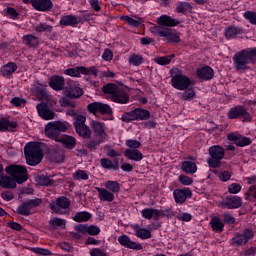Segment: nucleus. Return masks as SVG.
I'll use <instances>...</instances> for the list:
<instances>
[{
  "mask_svg": "<svg viewBox=\"0 0 256 256\" xmlns=\"http://www.w3.org/2000/svg\"><path fill=\"white\" fill-rule=\"evenodd\" d=\"M106 189H108V191H112V193H119V191H121V187L117 181L106 182Z\"/></svg>",
  "mask_w": 256,
  "mask_h": 256,
  "instance_id": "48",
  "label": "nucleus"
},
{
  "mask_svg": "<svg viewBox=\"0 0 256 256\" xmlns=\"http://www.w3.org/2000/svg\"><path fill=\"white\" fill-rule=\"evenodd\" d=\"M173 195L176 203H185L187 198L191 197L193 193L187 188L184 190H174Z\"/></svg>",
  "mask_w": 256,
  "mask_h": 256,
  "instance_id": "25",
  "label": "nucleus"
},
{
  "mask_svg": "<svg viewBox=\"0 0 256 256\" xmlns=\"http://www.w3.org/2000/svg\"><path fill=\"white\" fill-rule=\"evenodd\" d=\"M181 169L186 175H193V173H197V164L191 161L182 162Z\"/></svg>",
  "mask_w": 256,
  "mask_h": 256,
  "instance_id": "31",
  "label": "nucleus"
},
{
  "mask_svg": "<svg viewBox=\"0 0 256 256\" xmlns=\"http://www.w3.org/2000/svg\"><path fill=\"white\" fill-rule=\"evenodd\" d=\"M64 95L70 97V99H79V97L83 96V89L77 86V84H70L66 86Z\"/></svg>",
  "mask_w": 256,
  "mask_h": 256,
  "instance_id": "16",
  "label": "nucleus"
},
{
  "mask_svg": "<svg viewBox=\"0 0 256 256\" xmlns=\"http://www.w3.org/2000/svg\"><path fill=\"white\" fill-rule=\"evenodd\" d=\"M101 166L104 169H112L113 171H117L119 169V162L111 161L109 158H102L100 160Z\"/></svg>",
  "mask_w": 256,
  "mask_h": 256,
  "instance_id": "35",
  "label": "nucleus"
},
{
  "mask_svg": "<svg viewBox=\"0 0 256 256\" xmlns=\"http://www.w3.org/2000/svg\"><path fill=\"white\" fill-rule=\"evenodd\" d=\"M126 145L130 149H139L141 147V142L137 140H127Z\"/></svg>",
  "mask_w": 256,
  "mask_h": 256,
  "instance_id": "61",
  "label": "nucleus"
},
{
  "mask_svg": "<svg viewBox=\"0 0 256 256\" xmlns=\"http://www.w3.org/2000/svg\"><path fill=\"white\" fill-rule=\"evenodd\" d=\"M49 86L54 91H63L65 89V78L59 75H53L49 79Z\"/></svg>",
  "mask_w": 256,
  "mask_h": 256,
  "instance_id": "19",
  "label": "nucleus"
},
{
  "mask_svg": "<svg viewBox=\"0 0 256 256\" xmlns=\"http://www.w3.org/2000/svg\"><path fill=\"white\" fill-rule=\"evenodd\" d=\"M34 31H36V33H52L53 26H51L47 23H40V24L34 26Z\"/></svg>",
  "mask_w": 256,
  "mask_h": 256,
  "instance_id": "41",
  "label": "nucleus"
},
{
  "mask_svg": "<svg viewBox=\"0 0 256 256\" xmlns=\"http://www.w3.org/2000/svg\"><path fill=\"white\" fill-rule=\"evenodd\" d=\"M233 61L236 71L249 69L247 65H249V63H255L256 61V48H247L236 53L233 57Z\"/></svg>",
  "mask_w": 256,
  "mask_h": 256,
  "instance_id": "1",
  "label": "nucleus"
},
{
  "mask_svg": "<svg viewBox=\"0 0 256 256\" xmlns=\"http://www.w3.org/2000/svg\"><path fill=\"white\" fill-rule=\"evenodd\" d=\"M129 63L130 65H134V67H139L143 63V56L138 55V54H132L129 57Z\"/></svg>",
  "mask_w": 256,
  "mask_h": 256,
  "instance_id": "46",
  "label": "nucleus"
},
{
  "mask_svg": "<svg viewBox=\"0 0 256 256\" xmlns=\"http://www.w3.org/2000/svg\"><path fill=\"white\" fill-rule=\"evenodd\" d=\"M51 229H57V227H63L65 225V220L61 218H53L49 221Z\"/></svg>",
  "mask_w": 256,
  "mask_h": 256,
  "instance_id": "54",
  "label": "nucleus"
},
{
  "mask_svg": "<svg viewBox=\"0 0 256 256\" xmlns=\"http://www.w3.org/2000/svg\"><path fill=\"white\" fill-rule=\"evenodd\" d=\"M85 121H87V118L83 115H77L74 122V127L76 129V133L82 139H91V129L85 125Z\"/></svg>",
  "mask_w": 256,
  "mask_h": 256,
  "instance_id": "11",
  "label": "nucleus"
},
{
  "mask_svg": "<svg viewBox=\"0 0 256 256\" xmlns=\"http://www.w3.org/2000/svg\"><path fill=\"white\" fill-rule=\"evenodd\" d=\"M53 159L56 163H62L65 160V154L63 152L54 151Z\"/></svg>",
  "mask_w": 256,
  "mask_h": 256,
  "instance_id": "60",
  "label": "nucleus"
},
{
  "mask_svg": "<svg viewBox=\"0 0 256 256\" xmlns=\"http://www.w3.org/2000/svg\"><path fill=\"white\" fill-rule=\"evenodd\" d=\"M171 73V85L174 89H178V91H185V89H189L191 85V79L184 75L179 69L170 70Z\"/></svg>",
  "mask_w": 256,
  "mask_h": 256,
  "instance_id": "4",
  "label": "nucleus"
},
{
  "mask_svg": "<svg viewBox=\"0 0 256 256\" xmlns=\"http://www.w3.org/2000/svg\"><path fill=\"white\" fill-rule=\"evenodd\" d=\"M195 97V90L193 88H189L181 95L182 101H189Z\"/></svg>",
  "mask_w": 256,
  "mask_h": 256,
  "instance_id": "55",
  "label": "nucleus"
},
{
  "mask_svg": "<svg viewBox=\"0 0 256 256\" xmlns=\"http://www.w3.org/2000/svg\"><path fill=\"white\" fill-rule=\"evenodd\" d=\"M90 125L94 133L95 139H102L103 141H105V139L107 138V133L105 132V124L96 120H92Z\"/></svg>",
  "mask_w": 256,
  "mask_h": 256,
  "instance_id": "15",
  "label": "nucleus"
},
{
  "mask_svg": "<svg viewBox=\"0 0 256 256\" xmlns=\"http://www.w3.org/2000/svg\"><path fill=\"white\" fill-rule=\"evenodd\" d=\"M118 242L120 245H122V247H126L127 249H135L136 251H141V249H143L141 244L131 241V238H129L127 235L119 236Z\"/></svg>",
  "mask_w": 256,
  "mask_h": 256,
  "instance_id": "17",
  "label": "nucleus"
},
{
  "mask_svg": "<svg viewBox=\"0 0 256 256\" xmlns=\"http://www.w3.org/2000/svg\"><path fill=\"white\" fill-rule=\"evenodd\" d=\"M129 99V94L125 90L120 88L115 93V95L111 96V101H113L114 103H120L122 105L129 103Z\"/></svg>",
  "mask_w": 256,
  "mask_h": 256,
  "instance_id": "24",
  "label": "nucleus"
},
{
  "mask_svg": "<svg viewBox=\"0 0 256 256\" xmlns=\"http://www.w3.org/2000/svg\"><path fill=\"white\" fill-rule=\"evenodd\" d=\"M150 32L153 35H158L159 37H164V41L167 43H179L181 38L177 33H174L172 29L161 27V26H153L150 28Z\"/></svg>",
  "mask_w": 256,
  "mask_h": 256,
  "instance_id": "7",
  "label": "nucleus"
},
{
  "mask_svg": "<svg viewBox=\"0 0 256 256\" xmlns=\"http://www.w3.org/2000/svg\"><path fill=\"white\" fill-rule=\"evenodd\" d=\"M210 158L207 160L208 167L211 169H219L221 167V160L225 159V149L220 145L211 146L208 149Z\"/></svg>",
  "mask_w": 256,
  "mask_h": 256,
  "instance_id": "5",
  "label": "nucleus"
},
{
  "mask_svg": "<svg viewBox=\"0 0 256 256\" xmlns=\"http://www.w3.org/2000/svg\"><path fill=\"white\" fill-rule=\"evenodd\" d=\"M17 71V64L13 62H9L8 64L4 65L1 69V73L3 77H9V75H13Z\"/></svg>",
  "mask_w": 256,
  "mask_h": 256,
  "instance_id": "34",
  "label": "nucleus"
},
{
  "mask_svg": "<svg viewBox=\"0 0 256 256\" xmlns=\"http://www.w3.org/2000/svg\"><path fill=\"white\" fill-rule=\"evenodd\" d=\"M24 154L28 165L31 167H35V165H39L43 161V149L37 143L30 142L26 144Z\"/></svg>",
  "mask_w": 256,
  "mask_h": 256,
  "instance_id": "2",
  "label": "nucleus"
},
{
  "mask_svg": "<svg viewBox=\"0 0 256 256\" xmlns=\"http://www.w3.org/2000/svg\"><path fill=\"white\" fill-rule=\"evenodd\" d=\"M6 173L12 177L14 182L21 184L27 181V168L22 165H9L5 169Z\"/></svg>",
  "mask_w": 256,
  "mask_h": 256,
  "instance_id": "8",
  "label": "nucleus"
},
{
  "mask_svg": "<svg viewBox=\"0 0 256 256\" xmlns=\"http://www.w3.org/2000/svg\"><path fill=\"white\" fill-rule=\"evenodd\" d=\"M69 129V123L54 121L50 122L45 127V135L49 137V139H54V141H58L61 139V133H65Z\"/></svg>",
  "mask_w": 256,
  "mask_h": 256,
  "instance_id": "3",
  "label": "nucleus"
},
{
  "mask_svg": "<svg viewBox=\"0 0 256 256\" xmlns=\"http://www.w3.org/2000/svg\"><path fill=\"white\" fill-rule=\"evenodd\" d=\"M210 225L212 228V231H215L216 233L223 232V227H225V224L221 221L219 217H214L210 220Z\"/></svg>",
  "mask_w": 256,
  "mask_h": 256,
  "instance_id": "36",
  "label": "nucleus"
},
{
  "mask_svg": "<svg viewBox=\"0 0 256 256\" xmlns=\"http://www.w3.org/2000/svg\"><path fill=\"white\" fill-rule=\"evenodd\" d=\"M191 9H193V7L188 2H183L176 7L177 13H187V11H191Z\"/></svg>",
  "mask_w": 256,
  "mask_h": 256,
  "instance_id": "52",
  "label": "nucleus"
},
{
  "mask_svg": "<svg viewBox=\"0 0 256 256\" xmlns=\"http://www.w3.org/2000/svg\"><path fill=\"white\" fill-rule=\"evenodd\" d=\"M253 237V230L246 228L242 234L237 233L234 235L230 241V245H232V247H241L243 245H247L249 240L253 239Z\"/></svg>",
  "mask_w": 256,
  "mask_h": 256,
  "instance_id": "13",
  "label": "nucleus"
},
{
  "mask_svg": "<svg viewBox=\"0 0 256 256\" xmlns=\"http://www.w3.org/2000/svg\"><path fill=\"white\" fill-rule=\"evenodd\" d=\"M173 57H175V55L156 57V58L154 59V61H155L158 65H169V63H171V59H173Z\"/></svg>",
  "mask_w": 256,
  "mask_h": 256,
  "instance_id": "50",
  "label": "nucleus"
},
{
  "mask_svg": "<svg viewBox=\"0 0 256 256\" xmlns=\"http://www.w3.org/2000/svg\"><path fill=\"white\" fill-rule=\"evenodd\" d=\"M36 181L44 187L53 185V179L51 178V176L49 177V176H45V175H40V176L36 177Z\"/></svg>",
  "mask_w": 256,
  "mask_h": 256,
  "instance_id": "45",
  "label": "nucleus"
},
{
  "mask_svg": "<svg viewBox=\"0 0 256 256\" xmlns=\"http://www.w3.org/2000/svg\"><path fill=\"white\" fill-rule=\"evenodd\" d=\"M136 236L139 237V239H151V231L144 228H138L136 230Z\"/></svg>",
  "mask_w": 256,
  "mask_h": 256,
  "instance_id": "49",
  "label": "nucleus"
},
{
  "mask_svg": "<svg viewBox=\"0 0 256 256\" xmlns=\"http://www.w3.org/2000/svg\"><path fill=\"white\" fill-rule=\"evenodd\" d=\"M118 90H119V86L113 83H108L102 87V92L105 95H110V99L111 97H113V95H115L118 92Z\"/></svg>",
  "mask_w": 256,
  "mask_h": 256,
  "instance_id": "38",
  "label": "nucleus"
},
{
  "mask_svg": "<svg viewBox=\"0 0 256 256\" xmlns=\"http://www.w3.org/2000/svg\"><path fill=\"white\" fill-rule=\"evenodd\" d=\"M85 71L83 66L76 67V68H69L64 71L65 75H69L70 77H80L81 73Z\"/></svg>",
  "mask_w": 256,
  "mask_h": 256,
  "instance_id": "43",
  "label": "nucleus"
},
{
  "mask_svg": "<svg viewBox=\"0 0 256 256\" xmlns=\"http://www.w3.org/2000/svg\"><path fill=\"white\" fill-rule=\"evenodd\" d=\"M228 191L229 193H232L233 195H235L239 193V191H241V185L237 183H233L228 187Z\"/></svg>",
  "mask_w": 256,
  "mask_h": 256,
  "instance_id": "63",
  "label": "nucleus"
},
{
  "mask_svg": "<svg viewBox=\"0 0 256 256\" xmlns=\"http://www.w3.org/2000/svg\"><path fill=\"white\" fill-rule=\"evenodd\" d=\"M36 109L38 111L39 117L45 119L46 121H49L55 117V113L51 111L45 103L38 104Z\"/></svg>",
  "mask_w": 256,
  "mask_h": 256,
  "instance_id": "21",
  "label": "nucleus"
},
{
  "mask_svg": "<svg viewBox=\"0 0 256 256\" xmlns=\"http://www.w3.org/2000/svg\"><path fill=\"white\" fill-rule=\"evenodd\" d=\"M90 255L91 256H107V254H105V252H103L101 249L99 248H94L90 251Z\"/></svg>",
  "mask_w": 256,
  "mask_h": 256,
  "instance_id": "64",
  "label": "nucleus"
},
{
  "mask_svg": "<svg viewBox=\"0 0 256 256\" xmlns=\"http://www.w3.org/2000/svg\"><path fill=\"white\" fill-rule=\"evenodd\" d=\"M10 103H12V105H14L15 107H25L27 101L23 98L14 97L11 99Z\"/></svg>",
  "mask_w": 256,
  "mask_h": 256,
  "instance_id": "57",
  "label": "nucleus"
},
{
  "mask_svg": "<svg viewBox=\"0 0 256 256\" xmlns=\"http://www.w3.org/2000/svg\"><path fill=\"white\" fill-rule=\"evenodd\" d=\"M196 75L199 79L210 81L213 79V69L209 66L202 67L196 71Z\"/></svg>",
  "mask_w": 256,
  "mask_h": 256,
  "instance_id": "26",
  "label": "nucleus"
},
{
  "mask_svg": "<svg viewBox=\"0 0 256 256\" xmlns=\"http://www.w3.org/2000/svg\"><path fill=\"white\" fill-rule=\"evenodd\" d=\"M241 33V29L235 27V26H229L225 29V37L226 39H233L237 37Z\"/></svg>",
  "mask_w": 256,
  "mask_h": 256,
  "instance_id": "42",
  "label": "nucleus"
},
{
  "mask_svg": "<svg viewBox=\"0 0 256 256\" xmlns=\"http://www.w3.org/2000/svg\"><path fill=\"white\" fill-rule=\"evenodd\" d=\"M227 117L228 119H243V123H249L253 120L251 114L243 106H235L231 108L227 113Z\"/></svg>",
  "mask_w": 256,
  "mask_h": 256,
  "instance_id": "12",
  "label": "nucleus"
},
{
  "mask_svg": "<svg viewBox=\"0 0 256 256\" xmlns=\"http://www.w3.org/2000/svg\"><path fill=\"white\" fill-rule=\"evenodd\" d=\"M0 187H3V189H15L17 182L11 177L0 176Z\"/></svg>",
  "mask_w": 256,
  "mask_h": 256,
  "instance_id": "29",
  "label": "nucleus"
},
{
  "mask_svg": "<svg viewBox=\"0 0 256 256\" xmlns=\"http://www.w3.org/2000/svg\"><path fill=\"white\" fill-rule=\"evenodd\" d=\"M142 213V217H144V219H159V217H161V215L165 216V212L163 210H158V209H153V208H146L143 209L141 211Z\"/></svg>",
  "mask_w": 256,
  "mask_h": 256,
  "instance_id": "22",
  "label": "nucleus"
},
{
  "mask_svg": "<svg viewBox=\"0 0 256 256\" xmlns=\"http://www.w3.org/2000/svg\"><path fill=\"white\" fill-rule=\"evenodd\" d=\"M99 233H101V229L98 226L95 225H90L88 226V235H99Z\"/></svg>",
  "mask_w": 256,
  "mask_h": 256,
  "instance_id": "62",
  "label": "nucleus"
},
{
  "mask_svg": "<svg viewBox=\"0 0 256 256\" xmlns=\"http://www.w3.org/2000/svg\"><path fill=\"white\" fill-rule=\"evenodd\" d=\"M71 207V200L65 196L58 197L56 202L49 204V208L56 213V215H65L69 213L67 209Z\"/></svg>",
  "mask_w": 256,
  "mask_h": 256,
  "instance_id": "10",
  "label": "nucleus"
},
{
  "mask_svg": "<svg viewBox=\"0 0 256 256\" xmlns=\"http://www.w3.org/2000/svg\"><path fill=\"white\" fill-rule=\"evenodd\" d=\"M60 25H64L65 27H75L76 25H79V19L74 15H66L61 18Z\"/></svg>",
  "mask_w": 256,
  "mask_h": 256,
  "instance_id": "30",
  "label": "nucleus"
},
{
  "mask_svg": "<svg viewBox=\"0 0 256 256\" xmlns=\"http://www.w3.org/2000/svg\"><path fill=\"white\" fill-rule=\"evenodd\" d=\"M179 20L171 18L168 15H162L158 18V27H177Z\"/></svg>",
  "mask_w": 256,
  "mask_h": 256,
  "instance_id": "23",
  "label": "nucleus"
},
{
  "mask_svg": "<svg viewBox=\"0 0 256 256\" xmlns=\"http://www.w3.org/2000/svg\"><path fill=\"white\" fill-rule=\"evenodd\" d=\"M87 109L93 115H97V113H100L101 115H112L113 114V109H111V106H109V104H105L102 102L90 103V104H88Z\"/></svg>",
  "mask_w": 256,
  "mask_h": 256,
  "instance_id": "14",
  "label": "nucleus"
},
{
  "mask_svg": "<svg viewBox=\"0 0 256 256\" xmlns=\"http://www.w3.org/2000/svg\"><path fill=\"white\" fill-rule=\"evenodd\" d=\"M151 113L149 110L142 108H136L130 112H126L122 115L121 120L124 123H131V121H147L150 119Z\"/></svg>",
  "mask_w": 256,
  "mask_h": 256,
  "instance_id": "6",
  "label": "nucleus"
},
{
  "mask_svg": "<svg viewBox=\"0 0 256 256\" xmlns=\"http://www.w3.org/2000/svg\"><path fill=\"white\" fill-rule=\"evenodd\" d=\"M123 21H126L128 25H131L132 27H139L141 23H143V18H137L136 20L129 17V16H123L122 17Z\"/></svg>",
  "mask_w": 256,
  "mask_h": 256,
  "instance_id": "47",
  "label": "nucleus"
},
{
  "mask_svg": "<svg viewBox=\"0 0 256 256\" xmlns=\"http://www.w3.org/2000/svg\"><path fill=\"white\" fill-rule=\"evenodd\" d=\"M73 179H75L76 181H79L81 179L83 181H87V179H89V175H87V172H85L84 170H77L73 174Z\"/></svg>",
  "mask_w": 256,
  "mask_h": 256,
  "instance_id": "53",
  "label": "nucleus"
},
{
  "mask_svg": "<svg viewBox=\"0 0 256 256\" xmlns=\"http://www.w3.org/2000/svg\"><path fill=\"white\" fill-rule=\"evenodd\" d=\"M31 5L36 11H51L53 2L51 0H31Z\"/></svg>",
  "mask_w": 256,
  "mask_h": 256,
  "instance_id": "20",
  "label": "nucleus"
},
{
  "mask_svg": "<svg viewBox=\"0 0 256 256\" xmlns=\"http://www.w3.org/2000/svg\"><path fill=\"white\" fill-rule=\"evenodd\" d=\"M82 75H94V77H97V73L99 70L95 67L86 68L83 66Z\"/></svg>",
  "mask_w": 256,
  "mask_h": 256,
  "instance_id": "59",
  "label": "nucleus"
},
{
  "mask_svg": "<svg viewBox=\"0 0 256 256\" xmlns=\"http://www.w3.org/2000/svg\"><path fill=\"white\" fill-rule=\"evenodd\" d=\"M41 205H43V199L41 198L28 199L18 206L16 213L18 215H24V217H29L31 215V209H37Z\"/></svg>",
  "mask_w": 256,
  "mask_h": 256,
  "instance_id": "9",
  "label": "nucleus"
},
{
  "mask_svg": "<svg viewBox=\"0 0 256 256\" xmlns=\"http://www.w3.org/2000/svg\"><path fill=\"white\" fill-rule=\"evenodd\" d=\"M96 191L99 193L100 201H107L108 203H111L115 200V195L104 188L96 187Z\"/></svg>",
  "mask_w": 256,
  "mask_h": 256,
  "instance_id": "28",
  "label": "nucleus"
},
{
  "mask_svg": "<svg viewBox=\"0 0 256 256\" xmlns=\"http://www.w3.org/2000/svg\"><path fill=\"white\" fill-rule=\"evenodd\" d=\"M124 155L132 161H141L143 154L137 149H126Z\"/></svg>",
  "mask_w": 256,
  "mask_h": 256,
  "instance_id": "32",
  "label": "nucleus"
},
{
  "mask_svg": "<svg viewBox=\"0 0 256 256\" xmlns=\"http://www.w3.org/2000/svg\"><path fill=\"white\" fill-rule=\"evenodd\" d=\"M104 140L99 139V138H95L91 141H89L86 144V147L90 150V151H95V149H97V147H99V145H101V143H103Z\"/></svg>",
  "mask_w": 256,
  "mask_h": 256,
  "instance_id": "51",
  "label": "nucleus"
},
{
  "mask_svg": "<svg viewBox=\"0 0 256 256\" xmlns=\"http://www.w3.org/2000/svg\"><path fill=\"white\" fill-rule=\"evenodd\" d=\"M17 127V122L9 121L8 119L0 120V131H13Z\"/></svg>",
  "mask_w": 256,
  "mask_h": 256,
  "instance_id": "37",
  "label": "nucleus"
},
{
  "mask_svg": "<svg viewBox=\"0 0 256 256\" xmlns=\"http://www.w3.org/2000/svg\"><path fill=\"white\" fill-rule=\"evenodd\" d=\"M23 43L28 45V47H37V45H39V38L31 34L24 35Z\"/></svg>",
  "mask_w": 256,
  "mask_h": 256,
  "instance_id": "39",
  "label": "nucleus"
},
{
  "mask_svg": "<svg viewBox=\"0 0 256 256\" xmlns=\"http://www.w3.org/2000/svg\"><path fill=\"white\" fill-rule=\"evenodd\" d=\"M179 183L181 185H192L193 184V178L187 176V175H180L178 178Z\"/></svg>",
  "mask_w": 256,
  "mask_h": 256,
  "instance_id": "58",
  "label": "nucleus"
},
{
  "mask_svg": "<svg viewBox=\"0 0 256 256\" xmlns=\"http://www.w3.org/2000/svg\"><path fill=\"white\" fill-rule=\"evenodd\" d=\"M225 205L228 207V209H239V207L242 205L241 197H227Z\"/></svg>",
  "mask_w": 256,
  "mask_h": 256,
  "instance_id": "33",
  "label": "nucleus"
},
{
  "mask_svg": "<svg viewBox=\"0 0 256 256\" xmlns=\"http://www.w3.org/2000/svg\"><path fill=\"white\" fill-rule=\"evenodd\" d=\"M228 139L229 141H234L237 147H247V145H251V138L239 134L230 133L228 134Z\"/></svg>",
  "mask_w": 256,
  "mask_h": 256,
  "instance_id": "18",
  "label": "nucleus"
},
{
  "mask_svg": "<svg viewBox=\"0 0 256 256\" xmlns=\"http://www.w3.org/2000/svg\"><path fill=\"white\" fill-rule=\"evenodd\" d=\"M91 219V213L87 211L78 212L74 217L73 221H76V223H85Z\"/></svg>",
  "mask_w": 256,
  "mask_h": 256,
  "instance_id": "40",
  "label": "nucleus"
},
{
  "mask_svg": "<svg viewBox=\"0 0 256 256\" xmlns=\"http://www.w3.org/2000/svg\"><path fill=\"white\" fill-rule=\"evenodd\" d=\"M57 143H62L66 149H75V145H77V140L73 136L63 135L58 139Z\"/></svg>",
  "mask_w": 256,
  "mask_h": 256,
  "instance_id": "27",
  "label": "nucleus"
},
{
  "mask_svg": "<svg viewBox=\"0 0 256 256\" xmlns=\"http://www.w3.org/2000/svg\"><path fill=\"white\" fill-rule=\"evenodd\" d=\"M71 99H75V98H71L69 96L64 95L60 99L61 107H71V109H75V107H76L75 101H72Z\"/></svg>",
  "mask_w": 256,
  "mask_h": 256,
  "instance_id": "44",
  "label": "nucleus"
},
{
  "mask_svg": "<svg viewBox=\"0 0 256 256\" xmlns=\"http://www.w3.org/2000/svg\"><path fill=\"white\" fill-rule=\"evenodd\" d=\"M244 17L251 23V25H256V12L246 11Z\"/></svg>",
  "mask_w": 256,
  "mask_h": 256,
  "instance_id": "56",
  "label": "nucleus"
}]
</instances>
